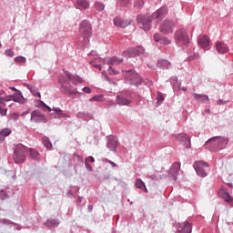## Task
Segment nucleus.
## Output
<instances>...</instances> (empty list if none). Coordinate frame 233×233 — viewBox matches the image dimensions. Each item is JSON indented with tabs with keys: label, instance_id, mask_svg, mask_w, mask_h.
I'll list each match as a JSON object with an SVG mask.
<instances>
[{
	"label": "nucleus",
	"instance_id": "39",
	"mask_svg": "<svg viewBox=\"0 0 233 233\" xmlns=\"http://www.w3.org/2000/svg\"><path fill=\"white\" fill-rule=\"evenodd\" d=\"M157 99L158 103H163V101H165V96H163V94H161V92H158Z\"/></svg>",
	"mask_w": 233,
	"mask_h": 233
},
{
	"label": "nucleus",
	"instance_id": "26",
	"mask_svg": "<svg viewBox=\"0 0 233 233\" xmlns=\"http://www.w3.org/2000/svg\"><path fill=\"white\" fill-rule=\"evenodd\" d=\"M76 5L82 10H86V9L90 8V3H88V1H86V0H77Z\"/></svg>",
	"mask_w": 233,
	"mask_h": 233
},
{
	"label": "nucleus",
	"instance_id": "10",
	"mask_svg": "<svg viewBox=\"0 0 233 233\" xmlns=\"http://www.w3.org/2000/svg\"><path fill=\"white\" fill-rule=\"evenodd\" d=\"M31 122L32 123H46V118L45 115L39 110H35L31 113Z\"/></svg>",
	"mask_w": 233,
	"mask_h": 233
},
{
	"label": "nucleus",
	"instance_id": "41",
	"mask_svg": "<svg viewBox=\"0 0 233 233\" xmlns=\"http://www.w3.org/2000/svg\"><path fill=\"white\" fill-rule=\"evenodd\" d=\"M1 94L2 93H0V96H1ZM6 99H8V97H6V98L0 97V107L6 106V104L5 103V101H6Z\"/></svg>",
	"mask_w": 233,
	"mask_h": 233
},
{
	"label": "nucleus",
	"instance_id": "7",
	"mask_svg": "<svg viewBox=\"0 0 233 233\" xmlns=\"http://www.w3.org/2000/svg\"><path fill=\"white\" fill-rule=\"evenodd\" d=\"M208 163L199 160L194 163V168L200 177H207V170L205 168H208Z\"/></svg>",
	"mask_w": 233,
	"mask_h": 233
},
{
	"label": "nucleus",
	"instance_id": "18",
	"mask_svg": "<svg viewBox=\"0 0 233 233\" xmlns=\"http://www.w3.org/2000/svg\"><path fill=\"white\" fill-rule=\"evenodd\" d=\"M154 39H155L156 43H160V45H170V43H172L168 39V37L161 36V35H159V33H157L154 35Z\"/></svg>",
	"mask_w": 233,
	"mask_h": 233
},
{
	"label": "nucleus",
	"instance_id": "31",
	"mask_svg": "<svg viewBox=\"0 0 233 233\" xmlns=\"http://www.w3.org/2000/svg\"><path fill=\"white\" fill-rule=\"evenodd\" d=\"M29 154H30L31 157H33V159H36V157H38V156H39V152H37V150L32 149V148H29Z\"/></svg>",
	"mask_w": 233,
	"mask_h": 233
},
{
	"label": "nucleus",
	"instance_id": "9",
	"mask_svg": "<svg viewBox=\"0 0 233 233\" xmlns=\"http://www.w3.org/2000/svg\"><path fill=\"white\" fill-rule=\"evenodd\" d=\"M142 54H145L143 46L129 48L123 52L124 57H136V56H141Z\"/></svg>",
	"mask_w": 233,
	"mask_h": 233
},
{
	"label": "nucleus",
	"instance_id": "6",
	"mask_svg": "<svg viewBox=\"0 0 233 233\" xmlns=\"http://www.w3.org/2000/svg\"><path fill=\"white\" fill-rule=\"evenodd\" d=\"M125 77L131 83V85H135V86H138V85H141L142 79L141 76L136 72V71H126L124 72Z\"/></svg>",
	"mask_w": 233,
	"mask_h": 233
},
{
	"label": "nucleus",
	"instance_id": "58",
	"mask_svg": "<svg viewBox=\"0 0 233 233\" xmlns=\"http://www.w3.org/2000/svg\"><path fill=\"white\" fill-rule=\"evenodd\" d=\"M218 103H223V100H219Z\"/></svg>",
	"mask_w": 233,
	"mask_h": 233
},
{
	"label": "nucleus",
	"instance_id": "52",
	"mask_svg": "<svg viewBox=\"0 0 233 233\" xmlns=\"http://www.w3.org/2000/svg\"><path fill=\"white\" fill-rule=\"evenodd\" d=\"M96 68H99V70H101V65H97L96 66Z\"/></svg>",
	"mask_w": 233,
	"mask_h": 233
},
{
	"label": "nucleus",
	"instance_id": "42",
	"mask_svg": "<svg viewBox=\"0 0 233 233\" xmlns=\"http://www.w3.org/2000/svg\"><path fill=\"white\" fill-rule=\"evenodd\" d=\"M108 72H109V74H114V75L119 74V71L114 70V68H112V66H109Z\"/></svg>",
	"mask_w": 233,
	"mask_h": 233
},
{
	"label": "nucleus",
	"instance_id": "46",
	"mask_svg": "<svg viewBox=\"0 0 233 233\" xmlns=\"http://www.w3.org/2000/svg\"><path fill=\"white\" fill-rule=\"evenodd\" d=\"M86 161L88 163H94V161H96L94 158H93V157H88L86 159Z\"/></svg>",
	"mask_w": 233,
	"mask_h": 233
},
{
	"label": "nucleus",
	"instance_id": "56",
	"mask_svg": "<svg viewBox=\"0 0 233 233\" xmlns=\"http://www.w3.org/2000/svg\"><path fill=\"white\" fill-rule=\"evenodd\" d=\"M88 209H89V210H92V206H89V207H88Z\"/></svg>",
	"mask_w": 233,
	"mask_h": 233
},
{
	"label": "nucleus",
	"instance_id": "33",
	"mask_svg": "<svg viewBox=\"0 0 233 233\" xmlns=\"http://www.w3.org/2000/svg\"><path fill=\"white\" fill-rule=\"evenodd\" d=\"M43 143H44L46 148H52V143L50 142L48 137H44Z\"/></svg>",
	"mask_w": 233,
	"mask_h": 233
},
{
	"label": "nucleus",
	"instance_id": "49",
	"mask_svg": "<svg viewBox=\"0 0 233 233\" xmlns=\"http://www.w3.org/2000/svg\"><path fill=\"white\" fill-rule=\"evenodd\" d=\"M107 163H109V165H112V167H117V164H115L114 162H112L109 159H106Z\"/></svg>",
	"mask_w": 233,
	"mask_h": 233
},
{
	"label": "nucleus",
	"instance_id": "30",
	"mask_svg": "<svg viewBox=\"0 0 233 233\" xmlns=\"http://www.w3.org/2000/svg\"><path fill=\"white\" fill-rule=\"evenodd\" d=\"M29 90L35 97H41V93H39V91H37V88H35V86H31L29 87Z\"/></svg>",
	"mask_w": 233,
	"mask_h": 233
},
{
	"label": "nucleus",
	"instance_id": "47",
	"mask_svg": "<svg viewBox=\"0 0 233 233\" xmlns=\"http://www.w3.org/2000/svg\"><path fill=\"white\" fill-rule=\"evenodd\" d=\"M86 165V168H87V170H92V166L90 164H88V162H85Z\"/></svg>",
	"mask_w": 233,
	"mask_h": 233
},
{
	"label": "nucleus",
	"instance_id": "15",
	"mask_svg": "<svg viewBox=\"0 0 233 233\" xmlns=\"http://www.w3.org/2000/svg\"><path fill=\"white\" fill-rule=\"evenodd\" d=\"M5 101H15V103H25V97H23V94H21V91H16V96H9L8 98L5 99Z\"/></svg>",
	"mask_w": 233,
	"mask_h": 233
},
{
	"label": "nucleus",
	"instance_id": "3",
	"mask_svg": "<svg viewBox=\"0 0 233 233\" xmlns=\"http://www.w3.org/2000/svg\"><path fill=\"white\" fill-rule=\"evenodd\" d=\"M175 43L178 46H187L190 43V37L188 36V31L185 28L178 29L174 34Z\"/></svg>",
	"mask_w": 233,
	"mask_h": 233
},
{
	"label": "nucleus",
	"instance_id": "50",
	"mask_svg": "<svg viewBox=\"0 0 233 233\" xmlns=\"http://www.w3.org/2000/svg\"><path fill=\"white\" fill-rule=\"evenodd\" d=\"M11 90H13L14 92H16V94L17 92H19V90H17L15 87H11Z\"/></svg>",
	"mask_w": 233,
	"mask_h": 233
},
{
	"label": "nucleus",
	"instance_id": "62",
	"mask_svg": "<svg viewBox=\"0 0 233 233\" xmlns=\"http://www.w3.org/2000/svg\"><path fill=\"white\" fill-rule=\"evenodd\" d=\"M79 201H81V198H79Z\"/></svg>",
	"mask_w": 233,
	"mask_h": 233
},
{
	"label": "nucleus",
	"instance_id": "12",
	"mask_svg": "<svg viewBox=\"0 0 233 233\" xmlns=\"http://www.w3.org/2000/svg\"><path fill=\"white\" fill-rule=\"evenodd\" d=\"M132 20L131 19H122L119 16H116L114 19V25L115 26H117L118 28H127V26H128L129 25H131Z\"/></svg>",
	"mask_w": 233,
	"mask_h": 233
},
{
	"label": "nucleus",
	"instance_id": "54",
	"mask_svg": "<svg viewBox=\"0 0 233 233\" xmlns=\"http://www.w3.org/2000/svg\"><path fill=\"white\" fill-rule=\"evenodd\" d=\"M47 109L49 112H52V108H50V106H47Z\"/></svg>",
	"mask_w": 233,
	"mask_h": 233
},
{
	"label": "nucleus",
	"instance_id": "59",
	"mask_svg": "<svg viewBox=\"0 0 233 233\" xmlns=\"http://www.w3.org/2000/svg\"><path fill=\"white\" fill-rule=\"evenodd\" d=\"M139 1V3H143V0H138Z\"/></svg>",
	"mask_w": 233,
	"mask_h": 233
},
{
	"label": "nucleus",
	"instance_id": "22",
	"mask_svg": "<svg viewBox=\"0 0 233 233\" xmlns=\"http://www.w3.org/2000/svg\"><path fill=\"white\" fill-rule=\"evenodd\" d=\"M192 96L196 101H200L201 103H208V96L199 95L198 93H193Z\"/></svg>",
	"mask_w": 233,
	"mask_h": 233
},
{
	"label": "nucleus",
	"instance_id": "13",
	"mask_svg": "<svg viewBox=\"0 0 233 233\" xmlns=\"http://www.w3.org/2000/svg\"><path fill=\"white\" fill-rule=\"evenodd\" d=\"M212 143V145H218V147H222V145H227V143H228V141L227 140V138L223 137H214L210 139H208L206 143V145H208Z\"/></svg>",
	"mask_w": 233,
	"mask_h": 233
},
{
	"label": "nucleus",
	"instance_id": "32",
	"mask_svg": "<svg viewBox=\"0 0 233 233\" xmlns=\"http://www.w3.org/2000/svg\"><path fill=\"white\" fill-rule=\"evenodd\" d=\"M161 65V66H163V68H170V64L169 62H167V60H160L158 62V66Z\"/></svg>",
	"mask_w": 233,
	"mask_h": 233
},
{
	"label": "nucleus",
	"instance_id": "60",
	"mask_svg": "<svg viewBox=\"0 0 233 233\" xmlns=\"http://www.w3.org/2000/svg\"><path fill=\"white\" fill-rule=\"evenodd\" d=\"M1 46H3V45H2L1 42H0V48H1Z\"/></svg>",
	"mask_w": 233,
	"mask_h": 233
},
{
	"label": "nucleus",
	"instance_id": "57",
	"mask_svg": "<svg viewBox=\"0 0 233 233\" xmlns=\"http://www.w3.org/2000/svg\"><path fill=\"white\" fill-rule=\"evenodd\" d=\"M228 187H230L232 188V184H228Z\"/></svg>",
	"mask_w": 233,
	"mask_h": 233
},
{
	"label": "nucleus",
	"instance_id": "48",
	"mask_svg": "<svg viewBox=\"0 0 233 233\" xmlns=\"http://www.w3.org/2000/svg\"><path fill=\"white\" fill-rule=\"evenodd\" d=\"M150 179H161V176L156 177L155 175H152L148 177Z\"/></svg>",
	"mask_w": 233,
	"mask_h": 233
},
{
	"label": "nucleus",
	"instance_id": "4",
	"mask_svg": "<svg viewBox=\"0 0 233 233\" xmlns=\"http://www.w3.org/2000/svg\"><path fill=\"white\" fill-rule=\"evenodd\" d=\"M26 154H28V152L26 151V147L23 145L17 146L15 148L14 155H13V159L15 163L16 164L25 163L26 159Z\"/></svg>",
	"mask_w": 233,
	"mask_h": 233
},
{
	"label": "nucleus",
	"instance_id": "61",
	"mask_svg": "<svg viewBox=\"0 0 233 233\" xmlns=\"http://www.w3.org/2000/svg\"><path fill=\"white\" fill-rule=\"evenodd\" d=\"M25 113H23L21 116H23Z\"/></svg>",
	"mask_w": 233,
	"mask_h": 233
},
{
	"label": "nucleus",
	"instance_id": "34",
	"mask_svg": "<svg viewBox=\"0 0 233 233\" xmlns=\"http://www.w3.org/2000/svg\"><path fill=\"white\" fill-rule=\"evenodd\" d=\"M222 199H224L226 203H230L231 201L233 202V198L228 193H226V195L222 197Z\"/></svg>",
	"mask_w": 233,
	"mask_h": 233
},
{
	"label": "nucleus",
	"instance_id": "29",
	"mask_svg": "<svg viewBox=\"0 0 233 233\" xmlns=\"http://www.w3.org/2000/svg\"><path fill=\"white\" fill-rule=\"evenodd\" d=\"M94 6L97 12H103V10H105V4L101 2H96Z\"/></svg>",
	"mask_w": 233,
	"mask_h": 233
},
{
	"label": "nucleus",
	"instance_id": "16",
	"mask_svg": "<svg viewBox=\"0 0 233 233\" xmlns=\"http://www.w3.org/2000/svg\"><path fill=\"white\" fill-rule=\"evenodd\" d=\"M198 44L201 48H208V45H210V37L207 35H202L198 37Z\"/></svg>",
	"mask_w": 233,
	"mask_h": 233
},
{
	"label": "nucleus",
	"instance_id": "14",
	"mask_svg": "<svg viewBox=\"0 0 233 233\" xmlns=\"http://www.w3.org/2000/svg\"><path fill=\"white\" fill-rule=\"evenodd\" d=\"M178 233H190L192 232V225L188 222H183L177 225Z\"/></svg>",
	"mask_w": 233,
	"mask_h": 233
},
{
	"label": "nucleus",
	"instance_id": "35",
	"mask_svg": "<svg viewBox=\"0 0 233 233\" xmlns=\"http://www.w3.org/2000/svg\"><path fill=\"white\" fill-rule=\"evenodd\" d=\"M227 190L223 187H221L218 191V198H222L225 197L227 195Z\"/></svg>",
	"mask_w": 233,
	"mask_h": 233
},
{
	"label": "nucleus",
	"instance_id": "55",
	"mask_svg": "<svg viewBox=\"0 0 233 233\" xmlns=\"http://www.w3.org/2000/svg\"><path fill=\"white\" fill-rule=\"evenodd\" d=\"M206 112H208V114H210V109H206Z\"/></svg>",
	"mask_w": 233,
	"mask_h": 233
},
{
	"label": "nucleus",
	"instance_id": "44",
	"mask_svg": "<svg viewBox=\"0 0 233 233\" xmlns=\"http://www.w3.org/2000/svg\"><path fill=\"white\" fill-rule=\"evenodd\" d=\"M83 92H85L86 94H90L92 92V89H90V87L86 86L83 88Z\"/></svg>",
	"mask_w": 233,
	"mask_h": 233
},
{
	"label": "nucleus",
	"instance_id": "40",
	"mask_svg": "<svg viewBox=\"0 0 233 233\" xmlns=\"http://www.w3.org/2000/svg\"><path fill=\"white\" fill-rule=\"evenodd\" d=\"M130 0H119L120 6H128Z\"/></svg>",
	"mask_w": 233,
	"mask_h": 233
},
{
	"label": "nucleus",
	"instance_id": "28",
	"mask_svg": "<svg viewBox=\"0 0 233 233\" xmlns=\"http://www.w3.org/2000/svg\"><path fill=\"white\" fill-rule=\"evenodd\" d=\"M53 112H55V114H56L57 117H66V113H63V110H61L57 107H54Z\"/></svg>",
	"mask_w": 233,
	"mask_h": 233
},
{
	"label": "nucleus",
	"instance_id": "21",
	"mask_svg": "<svg viewBox=\"0 0 233 233\" xmlns=\"http://www.w3.org/2000/svg\"><path fill=\"white\" fill-rule=\"evenodd\" d=\"M107 147L114 152L117 148V137H110L107 142Z\"/></svg>",
	"mask_w": 233,
	"mask_h": 233
},
{
	"label": "nucleus",
	"instance_id": "51",
	"mask_svg": "<svg viewBox=\"0 0 233 233\" xmlns=\"http://www.w3.org/2000/svg\"><path fill=\"white\" fill-rule=\"evenodd\" d=\"M13 117H16L17 118V117H19V115H17L16 113H14L13 114Z\"/></svg>",
	"mask_w": 233,
	"mask_h": 233
},
{
	"label": "nucleus",
	"instance_id": "20",
	"mask_svg": "<svg viewBox=\"0 0 233 233\" xmlns=\"http://www.w3.org/2000/svg\"><path fill=\"white\" fill-rule=\"evenodd\" d=\"M105 63H106V65H121V63H123V59L122 58H117V56H113V57H107L105 58Z\"/></svg>",
	"mask_w": 233,
	"mask_h": 233
},
{
	"label": "nucleus",
	"instance_id": "53",
	"mask_svg": "<svg viewBox=\"0 0 233 233\" xmlns=\"http://www.w3.org/2000/svg\"><path fill=\"white\" fill-rule=\"evenodd\" d=\"M181 90H183L184 92H187V87H182Z\"/></svg>",
	"mask_w": 233,
	"mask_h": 233
},
{
	"label": "nucleus",
	"instance_id": "5",
	"mask_svg": "<svg viewBox=\"0 0 233 233\" xmlns=\"http://www.w3.org/2000/svg\"><path fill=\"white\" fill-rule=\"evenodd\" d=\"M174 28H176V22L172 19H166L162 22L159 26V32L164 34L165 35H168V34L174 33Z\"/></svg>",
	"mask_w": 233,
	"mask_h": 233
},
{
	"label": "nucleus",
	"instance_id": "27",
	"mask_svg": "<svg viewBox=\"0 0 233 233\" xmlns=\"http://www.w3.org/2000/svg\"><path fill=\"white\" fill-rule=\"evenodd\" d=\"M46 227H51V228H56L59 226V222L57 221V219H48L46 223H45Z\"/></svg>",
	"mask_w": 233,
	"mask_h": 233
},
{
	"label": "nucleus",
	"instance_id": "38",
	"mask_svg": "<svg viewBox=\"0 0 233 233\" xmlns=\"http://www.w3.org/2000/svg\"><path fill=\"white\" fill-rule=\"evenodd\" d=\"M89 101H103V95L95 96Z\"/></svg>",
	"mask_w": 233,
	"mask_h": 233
},
{
	"label": "nucleus",
	"instance_id": "17",
	"mask_svg": "<svg viewBox=\"0 0 233 233\" xmlns=\"http://www.w3.org/2000/svg\"><path fill=\"white\" fill-rule=\"evenodd\" d=\"M116 105H119V106H128L132 104V100L129 98H127L123 96H116Z\"/></svg>",
	"mask_w": 233,
	"mask_h": 233
},
{
	"label": "nucleus",
	"instance_id": "8",
	"mask_svg": "<svg viewBox=\"0 0 233 233\" xmlns=\"http://www.w3.org/2000/svg\"><path fill=\"white\" fill-rule=\"evenodd\" d=\"M79 33L83 37H90L92 35V25H90V22L84 20L80 24Z\"/></svg>",
	"mask_w": 233,
	"mask_h": 233
},
{
	"label": "nucleus",
	"instance_id": "25",
	"mask_svg": "<svg viewBox=\"0 0 233 233\" xmlns=\"http://www.w3.org/2000/svg\"><path fill=\"white\" fill-rule=\"evenodd\" d=\"M10 134H12V130L10 128H4L0 131V143H3L5 141V137H8Z\"/></svg>",
	"mask_w": 233,
	"mask_h": 233
},
{
	"label": "nucleus",
	"instance_id": "1",
	"mask_svg": "<svg viewBox=\"0 0 233 233\" xmlns=\"http://www.w3.org/2000/svg\"><path fill=\"white\" fill-rule=\"evenodd\" d=\"M167 14H168V8L167 7H160L157 9L155 13L150 15H139L137 17V25L139 28H142V30H150L152 28V21H155V23H159L165 19L167 16Z\"/></svg>",
	"mask_w": 233,
	"mask_h": 233
},
{
	"label": "nucleus",
	"instance_id": "24",
	"mask_svg": "<svg viewBox=\"0 0 233 233\" xmlns=\"http://www.w3.org/2000/svg\"><path fill=\"white\" fill-rule=\"evenodd\" d=\"M135 187L137 188H139L140 190H144V192H148V189H147V186L145 185V182L141 178H137L135 182Z\"/></svg>",
	"mask_w": 233,
	"mask_h": 233
},
{
	"label": "nucleus",
	"instance_id": "45",
	"mask_svg": "<svg viewBox=\"0 0 233 233\" xmlns=\"http://www.w3.org/2000/svg\"><path fill=\"white\" fill-rule=\"evenodd\" d=\"M0 199H6V193L5 191H0Z\"/></svg>",
	"mask_w": 233,
	"mask_h": 233
},
{
	"label": "nucleus",
	"instance_id": "23",
	"mask_svg": "<svg viewBox=\"0 0 233 233\" xmlns=\"http://www.w3.org/2000/svg\"><path fill=\"white\" fill-rule=\"evenodd\" d=\"M178 139L184 142L186 148H190V137L186 134L178 135Z\"/></svg>",
	"mask_w": 233,
	"mask_h": 233
},
{
	"label": "nucleus",
	"instance_id": "19",
	"mask_svg": "<svg viewBox=\"0 0 233 233\" xmlns=\"http://www.w3.org/2000/svg\"><path fill=\"white\" fill-rule=\"evenodd\" d=\"M217 52L219 54H227L228 52V46L223 42H217L216 44Z\"/></svg>",
	"mask_w": 233,
	"mask_h": 233
},
{
	"label": "nucleus",
	"instance_id": "2",
	"mask_svg": "<svg viewBox=\"0 0 233 233\" xmlns=\"http://www.w3.org/2000/svg\"><path fill=\"white\" fill-rule=\"evenodd\" d=\"M74 79V76H72L69 73L66 74V76H60L58 79L59 84L61 85V91L63 94L72 96L74 94H77V89L72 86H68L70 85V81Z\"/></svg>",
	"mask_w": 233,
	"mask_h": 233
},
{
	"label": "nucleus",
	"instance_id": "37",
	"mask_svg": "<svg viewBox=\"0 0 233 233\" xmlns=\"http://www.w3.org/2000/svg\"><path fill=\"white\" fill-rule=\"evenodd\" d=\"M15 61V63H26V58L25 56H17Z\"/></svg>",
	"mask_w": 233,
	"mask_h": 233
},
{
	"label": "nucleus",
	"instance_id": "36",
	"mask_svg": "<svg viewBox=\"0 0 233 233\" xmlns=\"http://www.w3.org/2000/svg\"><path fill=\"white\" fill-rule=\"evenodd\" d=\"M5 56H6L7 57H14L15 53L12 49H6L5 51Z\"/></svg>",
	"mask_w": 233,
	"mask_h": 233
},
{
	"label": "nucleus",
	"instance_id": "43",
	"mask_svg": "<svg viewBox=\"0 0 233 233\" xmlns=\"http://www.w3.org/2000/svg\"><path fill=\"white\" fill-rule=\"evenodd\" d=\"M0 116H6V108L0 107Z\"/></svg>",
	"mask_w": 233,
	"mask_h": 233
},
{
	"label": "nucleus",
	"instance_id": "11",
	"mask_svg": "<svg viewBox=\"0 0 233 233\" xmlns=\"http://www.w3.org/2000/svg\"><path fill=\"white\" fill-rule=\"evenodd\" d=\"M179 170H181V164L180 163H174L169 170V177L176 181L177 179V174H179Z\"/></svg>",
	"mask_w": 233,
	"mask_h": 233
}]
</instances>
